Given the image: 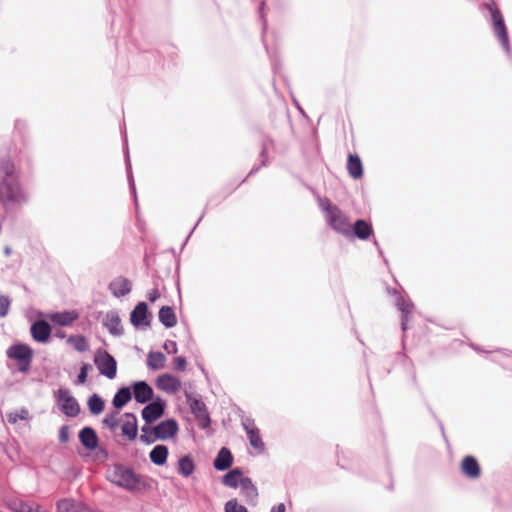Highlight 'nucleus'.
<instances>
[{"label": "nucleus", "mask_w": 512, "mask_h": 512, "mask_svg": "<svg viewBox=\"0 0 512 512\" xmlns=\"http://www.w3.org/2000/svg\"><path fill=\"white\" fill-rule=\"evenodd\" d=\"M0 192L10 202L24 200L14 164L9 159L0 162Z\"/></svg>", "instance_id": "f257e3e1"}, {"label": "nucleus", "mask_w": 512, "mask_h": 512, "mask_svg": "<svg viewBox=\"0 0 512 512\" xmlns=\"http://www.w3.org/2000/svg\"><path fill=\"white\" fill-rule=\"evenodd\" d=\"M107 479L113 484L133 492L148 488V483L143 477L121 465H115L108 469Z\"/></svg>", "instance_id": "f03ea898"}, {"label": "nucleus", "mask_w": 512, "mask_h": 512, "mask_svg": "<svg viewBox=\"0 0 512 512\" xmlns=\"http://www.w3.org/2000/svg\"><path fill=\"white\" fill-rule=\"evenodd\" d=\"M322 207L325 212V219L331 228L340 234L350 236L352 225L340 208L333 205L329 200H325Z\"/></svg>", "instance_id": "7ed1b4c3"}, {"label": "nucleus", "mask_w": 512, "mask_h": 512, "mask_svg": "<svg viewBox=\"0 0 512 512\" xmlns=\"http://www.w3.org/2000/svg\"><path fill=\"white\" fill-rule=\"evenodd\" d=\"M7 356L17 361L20 372L27 373L31 368L34 351L27 344L18 343L8 348Z\"/></svg>", "instance_id": "20e7f679"}, {"label": "nucleus", "mask_w": 512, "mask_h": 512, "mask_svg": "<svg viewBox=\"0 0 512 512\" xmlns=\"http://www.w3.org/2000/svg\"><path fill=\"white\" fill-rule=\"evenodd\" d=\"M94 363L100 374L113 379L117 373V363L112 355L106 350H98L94 357Z\"/></svg>", "instance_id": "39448f33"}, {"label": "nucleus", "mask_w": 512, "mask_h": 512, "mask_svg": "<svg viewBox=\"0 0 512 512\" xmlns=\"http://www.w3.org/2000/svg\"><path fill=\"white\" fill-rule=\"evenodd\" d=\"M55 398L60 405L61 411L68 417H76L80 412V407L76 399L67 389H58L55 392Z\"/></svg>", "instance_id": "423d86ee"}, {"label": "nucleus", "mask_w": 512, "mask_h": 512, "mask_svg": "<svg viewBox=\"0 0 512 512\" xmlns=\"http://www.w3.org/2000/svg\"><path fill=\"white\" fill-rule=\"evenodd\" d=\"M121 432L129 441H134L138 435L137 418L133 413H124L120 418Z\"/></svg>", "instance_id": "0eeeda50"}, {"label": "nucleus", "mask_w": 512, "mask_h": 512, "mask_svg": "<svg viewBox=\"0 0 512 512\" xmlns=\"http://www.w3.org/2000/svg\"><path fill=\"white\" fill-rule=\"evenodd\" d=\"M178 431L177 422L173 419H168L160 422L157 426L152 428L151 434L156 436L157 439L166 440L176 435Z\"/></svg>", "instance_id": "6e6552de"}, {"label": "nucleus", "mask_w": 512, "mask_h": 512, "mask_svg": "<svg viewBox=\"0 0 512 512\" xmlns=\"http://www.w3.org/2000/svg\"><path fill=\"white\" fill-rule=\"evenodd\" d=\"M156 385L158 389L171 394L177 393L181 389V381L171 374L158 376Z\"/></svg>", "instance_id": "1a4fd4ad"}, {"label": "nucleus", "mask_w": 512, "mask_h": 512, "mask_svg": "<svg viewBox=\"0 0 512 512\" xmlns=\"http://www.w3.org/2000/svg\"><path fill=\"white\" fill-rule=\"evenodd\" d=\"M462 474L470 479H478L481 476V468L477 459L473 456H465L460 465Z\"/></svg>", "instance_id": "9d476101"}, {"label": "nucleus", "mask_w": 512, "mask_h": 512, "mask_svg": "<svg viewBox=\"0 0 512 512\" xmlns=\"http://www.w3.org/2000/svg\"><path fill=\"white\" fill-rule=\"evenodd\" d=\"M493 30L496 36L498 37L501 45L506 51H509V37L506 25L504 23L502 14H497L494 18H492Z\"/></svg>", "instance_id": "9b49d317"}, {"label": "nucleus", "mask_w": 512, "mask_h": 512, "mask_svg": "<svg viewBox=\"0 0 512 512\" xmlns=\"http://www.w3.org/2000/svg\"><path fill=\"white\" fill-rule=\"evenodd\" d=\"M244 429L246 430L250 445L258 451H263L264 442L260 436V431L256 427L253 421H247L244 423Z\"/></svg>", "instance_id": "f8f14e48"}, {"label": "nucleus", "mask_w": 512, "mask_h": 512, "mask_svg": "<svg viewBox=\"0 0 512 512\" xmlns=\"http://www.w3.org/2000/svg\"><path fill=\"white\" fill-rule=\"evenodd\" d=\"M51 334V327L45 321H36L31 326V335L37 342H46Z\"/></svg>", "instance_id": "ddd939ff"}, {"label": "nucleus", "mask_w": 512, "mask_h": 512, "mask_svg": "<svg viewBox=\"0 0 512 512\" xmlns=\"http://www.w3.org/2000/svg\"><path fill=\"white\" fill-rule=\"evenodd\" d=\"M148 306L145 302H139L130 315L131 323L134 326L149 325L147 321Z\"/></svg>", "instance_id": "4468645a"}, {"label": "nucleus", "mask_w": 512, "mask_h": 512, "mask_svg": "<svg viewBox=\"0 0 512 512\" xmlns=\"http://www.w3.org/2000/svg\"><path fill=\"white\" fill-rule=\"evenodd\" d=\"M134 398L138 403H146L153 397V389L144 381L136 382L133 386Z\"/></svg>", "instance_id": "2eb2a0df"}, {"label": "nucleus", "mask_w": 512, "mask_h": 512, "mask_svg": "<svg viewBox=\"0 0 512 512\" xmlns=\"http://www.w3.org/2000/svg\"><path fill=\"white\" fill-rule=\"evenodd\" d=\"M79 318V314L75 310L62 311L49 315V319L56 325L68 326Z\"/></svg>", "instance_id": "dca6fc26"}, {"label": "nucleus", "mask_w": 512, "mask_h": 512, "mask_svg": "<svg viewBox=\"0 0 512 512\" xmlns=\"http://www.w3.org/2000/svg\"><path fill=\"white\" fill-rule=\"evenodd\" d=\"M164 413V406L160 402H152L142 410V417L147 423H152Z\"/></svg>", "instance_id": "f3484780"}, {"label": "nucleus", "mask_w": 512, "mask_h": 512, "mask_svg": "<svg viewBox=\"0 0 512 512\" xmlns=\"http://www.w3.org/2000/svg\"><path fill=\"white\" fill-rule=\"evenodd\" d=\"M109 288L115 297H123L130 293L131 282L127 278L118 277L110 283Z\"/></svg>", "instance_id": "a211bd4d"}, {"label": "nucleus", "mask_w": 512, "mask_h": 512, "mask_svg": "<svg viewBox=\"0 0 512 512\" xmlns=\"http://www.w3.org/2000/svg\"><path fill=\"white\" fill-rule=\"evenodd\" d=\"M81 444L88 450H94L98 446V436L90 427H84L79 433Z\"/></svg>", "instance_id": "6ab92c4d"}, {"label": "nucleus", "mask_w": 512, "mask_h": 512, "mask_svg": "<svg viewBox=\"0 0 512 512\" xmlns=\"http://www.w3.org/2000/svg\"><path fill=\"white\" fill-rule=\"evenodd\" d=\"M233 463V456L230 450L226 447H223L218 452L215 460H214V467L215 469L219 471H224L230 468V466Z\"/></svg>", "instance_id": "aec40b11"}, {"label": "nucleus", "mask_w": 512, "mask_h": 512, "mask_svg": "<svg viewBox=\"0 0 512 512\" xmlns=\"http://www.w3.org/2000/svg\"><path fill=\"white\" fill-rule=\"evenodd\" d=\"M347 171L353 179H359L363 175V165L358 155L350 154L347 159Z\"/></svg>", "instance_id": "412c9836"}, {"label": "nucleus", "mask_w": 512, "mask_h": 512, "mask_svg": "<svg viewBox=\"0 0 512 512\" xmlns=\"http://www.w3.org/2000/svg\"><path fill=\"white\" fill-rule=\"evenodd\" d=\"M352 233L357 238L366 240L372 235L373 229L371 224L365 220H357L351 227V234Z\"/></svg>", "instance_id": "4be33fe9"}, {"label": "nucleus", "mask_w": 512, "mask_h": 512, "mask_svg": "<svg viewBox=\"0 0 512 512\" xmlns=\"http://www.w3.org/2000/svg\"><path fill=\"white\" fill-rule=\"evenodd\" d=\"M240 489L242 495L245 497L248 503H256L258 492L250 478L245 477V479L241 481Z\"/></svg>", "instance_id": "5701e85b"}, {"label": "nucleus", "mask_w": 512, "mask_h": 512, "mask_svg": "<svg viewBox=\"0 0 512 512\" xmlns=\"http://www.w3.org/2000/svg\"><path fill=\"white\" fill-rule=\"evenodd\" d=\"M104 325L110 331L111 334H113V335L122 334L123 329L121 326V320L117 313L108 312L104 319Z\"/></svg>", "instance_id": "b1692460"}, {"label": "nucleus", "mask_w": 512, "mask_h": 512, "mask_svg": "<svg viewBox=\"0 0 512 512\" xmlns=\"http://www.w3.org/2000/svg\"><path fill=\"white\" fill-rule=\"evenodd\" d=\"M178 473L183 477L191 476L195 471V463L190 455L181 457L178 461Z\"/></svg>", "instance_id": "393cba45"}, {"label": "nucleus", "mask_w": 512, "mask_h": 512, "mask_svg": "<svg viewBox=\"0 0 512 512\" xmlns=\"http://www.w3.org/2000/svg\"><path fill=\"white\" fill-rule=\"evenodd\" d=\"M159 321L167 328L174 327L177 323L174 310L169 306H163L159 311Z\"/></svg>", "instance_id": "a878e982"}, {"label": "nucleus", "mask_w": 512, "mask_h": 512, "mask_svg": "<svg viewBox=\"0 0 512 512\" xmlns=\"http://www.w3.org/2000/svg\"><path fill=\"white\" fill-rule=\"evenodd\" d=\"M166 357L161 352H149L147 356V366L151 370H161L165 367Z\"/></svg>", "instance_id": "bb28decb"}, {"label": "nucleus", "mask_w": 512, "mask_h": 512, "mask_svg": "<svg viewBox=\"0 0 512 512\" xmlns=\"http://www.w3.org/2000/svg\"><path fill=\"white\" fill-rule=\"evenodd\" d=\"M168 457V448L164 445L155 446L150 452V459L155 465H164Z\"/></svg>", "instance_id": "cd10ccee"}, {"label": "nucleus", "mask_w": 512, "mask_h": 512, "mask_svg": "<svg viewBox=\"0 0 512 512\" xmlns=\"http://www.w3.org/2000/svg\"><path fill=\"white\" fill-rule=\"evenodd\" d=\"M243 479L245 477H243L241 470L236 468L224 475L222 482L225 486L236 488L240 486Z\"/></svg>", "instance_id": "c85d7f7f"}, {"label": "nucleus", "mask_w": 512, "mask_h": 512, "mask_svg": "<svg viewBox=\"0 0 512 512\" xmlns=\"http://www.w3.org/2000/svg\"><path fill=\"white\" fill-rule=\"evenodd\" d=\"M397 307L402 313V329H407V323L409 321L410 315L412 313L413 304L407 302L402 297H399L397 300Z\"/></svg>", "instance_id": "c756f323"}, {"label": "nucleus", "mask_w": 512, "mask_h": 512, "mask_svg": "<svg viewBox=\"0 0 512 512\" xmlns=\"http://www.w3.org/2000/svg\"><path fill=\"white\" fill-rule=\"evenodd\" d=\"M131 391L127 387H122L115 394L112 404L118 410L126 405L131 400Z\"/></svg>", "instance_id": "7c9ffc66"}, {"label": "nucleus", "mask_w": 512, "mask_h": 512, "mask_svg": "<svg viewBox=\"0 0 512 512\" xmlns=\"http://www.w3.org/2000/svg\"><path fill=\"white\" fill-rule=\"evenodd\" d=\"M82 507L73 499H61L57 502V512H81Z\"/></svg>", "instance_id": "2f4dec72"}, {"label": "nucleus", "mask_w": 512, "mask_h": 512, "mask_svg": "<svg viewBox=\"0 0 512 512\" xmlns=\"http://www.w3.org/2000/svg\"><path fill=\"white\" fill-rule=\"evenodd\" d=\"M120 412L116 409L110 413H107L103 418L102 423L105 427L109 428L112 432H114L118 425L120 424Z\"/></svg>", "instance_id": "473e14b6"}, {"label": "nucleus", "mask_w": 512, "mask_h": 512, "mask_svg": "<svg viewBox=\"0 0 512 512\" xmlns=\"http://www.w3.org/2000/svg\"><path fill=\"white\" fill-rule=\"evenodd\" d=\"M30 419V413L27 408H21L7 414V421L14 425L18 420L28 421Z\"/></svg>", "instance_id": "72a5a7b5"}, {"label": "nucleus", "mask_w": 512, "mask_h": 512, "mask_svg": "<svg viewBox=\"0 0 512 512\" xmlns=\"http://www.w3.org/2000/svg\"><path fill=\"white\" fill-rule=\"evenodd\" d=\"M88 408L92 414L98 415L104 410V401L97 394L92 395L88 400Z\"/></svg>", "instance_id": "f704fd0d"}, {"label": "nucleus", "mask_w": 512, "mask_h": 512, "mask_svg": "<svg viewBox=\"0 0 512 512\" xmlns=\"http://www.w3.org/2000/svg\"><path fill=\"white\" fill-rule=\"evenodd\" d=\"M68 343L71 344L75 350L83 352L88 349V343L82 335H72L68 338Z\"/></svg>", "instance_id": "c9c22d12"}, {"label": "nucleus", "mask_w": 512, "mask_h": 512, "mask_svg": "<svg viewBox=\"0 0 512 512\" xmlns=\"http://www.w3.org/2000/svg\"><path fill=\"white\" fill-rule=\"evenodd\" d=\"M16 512H49L39 504H29L26 502H19L15 507Z\"/></svg>", "instance_id": "e433bc0d"}, {"label": "nucleus", "mask_w": 512, "mask_h": 512, "mask_svg": "<svg viewBox=\"0 0 512 512\" xmlns=\"http://www.w3.org/2000/svg\"><path fill=\"white\" fill-rule=\"evenodd\" d=\"M225 512H248L247 508L240 505L236 499H231L225 504Z\"/></svg>", "instance_id": "4c0bfd02"}, {"label": "nucleus", "mask_w": 512, "mask_h": 512, "mask_svg": "<svg viewBox=\"0 0 512 512\" xmlns=\"http://www.w3.org/2000/svg\"><path fill=\"white\" fill-rule=\"evenodd\" d=\"M191 408L193 412L197 415V417L208 419V414L206 412L205 405L203 402L195 400L191 405Z\"/></svg>", "instance_id": "58836bf2"}, {"label": "nucleus", "mask_w": 512, "mask_h": 512, "mask_svg": "<svg viewBox=\"0 0 512 512\" xmlns=\"http://www.w3.org/2000/svg\"><path fill=\"white\" fill-rule=\"evenodd\" d=\"M151 430L152 428L148 427V426H144L142 428V432L143 434L141 435L140 439L141 441L145 442V443H152L156 440H158L156 438V436H154L153 434H151Z\"/></svg>", "instance_id": "ea45409f"}, {"label": "nucleus", "mask_w": 512, "mask_h": 512, "mask_svg": "<svg viewBox=\"0 0 512 512\" xmlns=\"http://www.w3.org/2000/svg\"><path fill=\"white\" fill-rule=\"evenodd\" d=\"M10 307V300L6 296H0V317L8 314Z\"/></svg>", "instance_id": "a19ab883"}, {"label": "nucleus", "mask_w": 512, "mask_h": 512, "mask_svg": "<svg viewBox=\"0 0 512 512\" xmlns=\"http://www.w3.org/2000/svg\"><path fill=\"white\" fill-rule=\"evenodd\" d=\"M485 7L489 10L490 14H491V19L494 18L496 16V13L497 14H501V12L499 11V9L497 8V5L496 3L494 2V0H487L485 3H484Z\"/></svg>", "instance_id": "79ce46f5"}, {"label": "nucleus", "mask_w": 512, "mask_h": 512, "mask_svg": "<svg viewBox=\"0 0 512 512\" xmlns=\"http://www.w3.org/2000/svg\"><path fill=\"white\" fill-rule=\"evenodd\" d=\"M88 368H89L88 364H83V366L81 367L80 373H79V375L77 377V383L78 384H84L86 382Z\"/></svg>", "instance_id": "37998d69"}, {"label": "nucleus", "mask_w": 512, "mask_h": 512, "mask_svg": "<svg viewBox=\"0 0 512 512\" xmlns=\"http://www.w3.org/2000/svg\"><path fill=\"white\" fill-rule=\"evenodd\" d=\"M186 359L182 356H178L174 359V368L179 371H184L186 369Z\"/></svg>", "instance_id": "c03bdc74"}, {"label": "nucleus", "mask_w": 512, "mask_h": 512, "mask_svg": "<svg viewBox=\"0 0 512 512\" xmlns=\"http://www.w3.org/2000/svg\"><path fill=\"white\" fill-rule=\"evenodd\" d=\"M59 440L61 443H66L69 440V429L63 426L59 432Z\"/></svg>", "instance_id": "a18cd8bd"}, {"label": "nucleus", "mask_w": 512, "mask_h": 512, "mask_svg": "<svg viewBox=\"0 0 512 512\" xmlns=\"http://www.w3.org/2000/svg\"><path fill=\"white\" fill-rule=\"evenodd\" d=\"M160 298V292L158 289L154 288L152 290H150L148 293H147V299L150 301V302H155L157 299Z\"/></svg>", "instance_id": "49530a36"}, {"label": "nucleus", "mask_w": 512, "mask_h": 512, "mask_svg": "<svg viewBox=\"0 0 512 512\" xmlns=\"http://www.w3.org/2000/svg\"><path fill=\"white\" fill-rule=\"evenodd\" d=\"M164 348L169 352V353H177V345L175 342L171 341L169 343H166L164 345Z\"/></svg>", "instance_id": "de8ad7c7"}, {"label": "nucleus", "mask_w": 512, "mask_h": 512, "mask_svg": "<svg viewBox=\"0 0 512 512\" xmlns=\"http://www.w3.org/2000/svg\"><path fill=\"white\" fill-rule=\"evenodd\" d=\"M285 511H286V507L283 503H280L271 509V512H285Z\"/></svg>", "instance_id": "09e8293b"}]
</instances>
